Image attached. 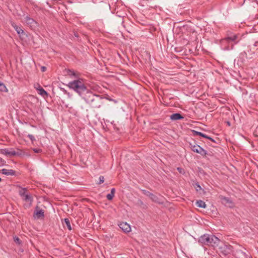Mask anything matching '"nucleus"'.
<instances>
[{"mask_svg": "<svg viewBox=\"0 0 258 258\" xmlns=\"http://www.w3.org/2000/svg\"><path fill=\"white\" fill-rule=\"evenodd\" d=\"M254 46H258V41L255 42V43H254Z\"/></svg>", "mask_w": 258, "mask_h": 258, "instance_id": "nucleus-33", "label": "nucleus"}, {"mask_svg": "<svg viewBox=\"0 0 258 258\" xmlns=\"http://www.w3.org/2000/svg\"><path fill=\"white\" fill-rule=\"evenodd\" d=\"M184 117L180 113H176L172 114L170 116V119L172 120H176L183 119Z\"/></svg>", "mask_w": 258, "mask_h": 258, "instance_id": "nucleus-10", "label": "nucleus"}, {"mask_svg": "<svg viewBox=\"0 0 258 258\" xmlns=\"http://www.w3.org/2000/svg\"><path fill=\"white\" fill-rule=\"evenodd\" d=\"M118 226L125 233H128L131 231L130 225L126 222H120Z\"/></svg>", "mask_w": 258, "mask_h": 258, "instance_id": "nucleus-7", "label": "nucleus"}, {"mask_svg": "<svg viewBox=\"0 0 258 258\" xmlns=\"http://www.w3.org/2000/svg\"><path fill=\"white\" fill-rule=\"evenodd\" d=\"M142 191L144 195H145L146 196L149 197H150L151 196V194H152V193L149 192V191H147L145 189H142Z\"/></svg>", "mask_w": 258, "mask_h": 258, "instance_id": "nucleus-24", "label": "nucleus"}, {"mask_svg": "<svg viewBox=\"0 0 258 258\" xmlns=\"http://www.w3.org/2000/svg\"><path fill=\"white\" fill-rule=\"evenodd\" d=\"M2 180V178H0V182Z\"/></svg>", "mask_w": 258, "mask_h": 258, "instance_id": "nucleus-35", "label": "nucleus"}, {"mask_svg": "<svg viewBox=\"0 0 258 258\" xmlns=\"http://www.w3.org/2000/svg\"><path fill=\"white\" fill-rule=\"evenodd\" d=\"M83 98L92 107L99 108L102 104L103 98L100 95L93 94L90 91H87Z\"/></svg>", "mask_w": 258, "mask_h": 258, "instance_id": "nucleus-1", "label": "nucleus"}, {"mask_svg": "<svg viewBox=\"0 0 258 258\" xmlns=\"http://www.w3.org/2000/svg\"><path fill=\"white\" fill-rule=\"evenodd\" d=\"M1 172L6 175H15L16 171L12 169H7L3 168L1 170Z\"/></svg>", "mask_w": 258, "mask_h": 258, "instance_id": "nucleus-9", "label": "nucleus"}, {"mask_svg": "<svg viewBox=\"0 0 258 258\" xmlns=\"http://www.w3.org/2000/svg\"><path fill=\"white\" fill-rule=\"evenodd\" d=\"M19 195L25 202L31 204L33 201V198L31 195L28 193L26 188H22L19 190Z\"/></svg>", "mask_w": 258, "mask_h": 258, "instance_id": "nucleus-5", "label": "nucleus"}, {"mask_svg": "<svg viewBox=\"0 0 258 258\" xmlns=\"http://www.w3.org/2000/svg\"><path fill=\"white\" fill-rule=\"evenodd\" d=\"M114 195L110 193L107 195L106 198L108 200H112L113 198L114 197Z\"/></svg>", "mask_w": 258, "mask_h": 258, "instance_id": "nucleus-25", "label": "nucleus"}, {"mask_svg": "<svg viewBox=\"0 0 258 258\" xmlns=\"http://www.w3.org/2000/svg\"><path fill=\"white\" fill-rule=\"evenodd\" d=\"M2 153L4 154H5V155H15L16 154V153L15 152H10L7 149H5V150H3V151H2Z\"/></svg>", "mask_w": 258, "mask_h": 258, "instance_id": "nucleus-21", "label": "nucleus"}, {"mask_svg": "<svg viewBox=\"0 0 258 258\" xmlns=\"http://www.w3.org/2000/svg\"><path fill=\"white\" fill-rule=\"evenodd\" d=\"M237 36L236 35H232L231 36H228L226 38L225 40L227 41H235L237 39Z\"/></svg>", "mask_w": 258, "mask_h": 258, "instance_id": "nucleus-17", "label": "nucleus"}, {"mask_svg": "<svg viewBox=\"0 0 258 258\" xmlns=\"http://www.w3.org/2000/svg\"><path fill=\"white\" fill-rule=\"evenodd\" d=\"M14 241L16 243H17L18 245H20L21 244V240L20 239V238L18 237L15 236L14 237Z\"/></svg>", "mask_w": 258, "mask_h": 258, "instance_id": "nucleus-23", "label": "nucleus"}, {"mask_svg": "<svg viewBox=\"0 0 258 258\" xmlns=\"http://www.w3.org/2000/svg\"><path fill=\"white\" fill-rule=\"evenodd\" d=\"M227 125H229V126H230V122H229V121H227Z\"/></svg>", "mask_w": 258, "mask_h": 258, "instance_id": "nucleus-34", "label": "nucleus"}, {"mask_svg": "<svg viewBox=\"0 0 258 258\" xmlns=\"http://www.w3.org/2000/svg\"><path fill=\"white\" fill-rule=\"evenodd\" d=\"M64 223L66 224V226H67V228H68V229L69 230H71L72 228H71L70 220H69V219L66 218V219H64Z\"/></svg>", "mask_w": 258, "mask_h": 258, "instance_id": "nucleus-22", "label": "nucleus"}, {"mask_svg": "<svg viewBox=\"0 0 258 258\" xmlns=\"http://www.w3.org/2000/svg\"><path fill=\"white\" fill-rule=\"evenodd\" d=\"M190 147L192 151L199 153L202 156H205L207 154V151L198 145L190 144Z\"/></svg>", "mask_w": 258, "mask_h": 258, "instance_id": "nucleus-6", "label": "nucleus"}, {"mask_svg": "<svg viewBox=\"0 0 258 258\" xmlns=\"http://www.w3.org/2000/svg\"><path fill=\"white\" fill-rule=\"evenodd\" d=\"M199 242L203 244L216 246L218 245L220 240L215 235L206 234L199 238Z\"/></svg>", "mask_w": 258, "mask_h": 258, "instance_id": "nucleus-3", "label": "nucleus"}, {"mask_svg": "<svg viewBox=\"0 0 258 258\" xmlns=\"http://www.w3.org/2000/svg\"><path fill=\"white\" fill-rule=\"evenodd\" d=\"M221 200L222 203L226 206L230 208L233 206V204L229 198L226 197H222Z\"/></svg>", "mask_w": 258, "mask_h": 258, "instance_id": "nucleus-8", "label": "nucleus"}, {"mask_svg": "<svg viewBox=\"0 0 258 258\" xmlns=\"http://www.w3.org/2000/svg\"><path fill=\"white\" fill-rule=\"evenodd\" d=\"M196 205L199 208H205L206 207V204L202 200L197 201L196 202Z\"/></svg>", "mask_w": 258, "mask_h": 258, "instance_id": "nucleus-14", "label": "nucleus"}, {"mask_svg": "<svg viewBox=\"0 0 258 258\" xmlns=\"http://www.w3.org/2000/svg\"><path fill=\"white\" fill-rule=\"evenodd\" d=\"M115 191V188H112V189H111V192H110V193L114 195Z\"/></svg>", "mask_w": 258, "mask_h": 258, "instance_id": "nucleus-30", "label": "nucleus"}, {"mask_svg": "<svg viewBox=\"0 0 258 258\" xmlns=\"http://www.w3.org/2000/svg\"><path fill=\"white\" fill-rule=\"evenodd\" d=\"M25 22L27 23V24L30 25V26H32L33 25V24L34 23H36L35 21L33 19L30 18V17L27 16L25 18Z\"/></svg>", "mask_w": 258, "mask_h": 258, "instance_id": "nucleus-11", "label": "nucleus"}, {"mask_svg": "<svg viewBox=\"0 0 258 258\" xmlns=\"http://www.w3.org/2000/svg\"><path fill=\"white\" fill-rule=\"evenodd\" d=\"M218 249L219 252L224 256L232 254L233 252V247L226 243H222L219 245Z\"/></svg>", "mask_w": 258, "mask_h": 258, "instance_id": "nucleus-4", "label": "nucleus"}, {"mask_svg": "<svg viewBox=\"0 0 258 258\" xmlns=\"http://www.w3.org/2000/svg\"><path fill=\"white\" fill-rule=\"evenodd\" d=\"M195 134L196 135H199L200 136H201L203 138H206V139H208L209 140H210L211 141H212V142H214L215 141L212 139L211 138V137L208 136L207 135L201 133V132H197V131H195Z\"/></svg>", "mask_w": 258, "mask_h": 258, "instance_id": "nucleus-13", "label": "nucleus"}, {"mask_svg": "<svg viewBox=\"0 0 258 258\" xmlns=\"http://www.w3.org/2000/svg\"><path fill=\"white\" fill-rule=\"evenodd\" d=\"M38 90L39 91V94L41 96L44 97L47 95V92L41 87H39V88H38Z\"/></svg>", "mask_w": 258, "mask_h": 258, "instance_id": "nucleus-16", "label": "nucleus"}, {"mask_svg": "<svg viewBox=\"0 0 258 258\" xmlns=\"http://www.w3.org/2000/svg\"><path fill=\"white\" fill-rule=\"evenodd\" d=\"M12 25L15 29V30L17 31L18 34H21L24 33L23 30L20 27L17 26L16 24L13 23L12 24Z\"/></svg>", "mask_w": 258, "mask_h": 258, "instance_id": "nucleus-12", "label": "nucleus"}, {"mask_svg": "<svg viewBox=\"0 0 258 258\" xmlns=\"http://www.w3.org/2000/svg\"><path fill=\"white\" fill-rule=\"evenodd\" d=\"M42 72H45L46 70V68L45 67H42L41 68Z\"/></svg>", "mask_w": 258, "mask_h": 258, "instance_id": "nucleus-31", "label": "nucleus"}, {"mask_svg": "<svg viewBox=\"0 0 258 258\" xmlns=\"http://www.w3.org/2000/svg\"><path fill=\"white\" fill-rule=\"evenodd\" d=\"M28 137L30 139V140L32 142H34L35 140V139L34 137L32 135L29 134L28 135Z\"/></svg>", "mask_w": 258, "mask_h": 258, "instance_id": "nucleus-27", "label": "nucleus"}, {"mask_svg": "<svg viewBox=\"0 0 258 258\" xmlns=\"http://www.w3.org/2000/svg\"><path fill=\"white\" fill-rule=\"evenodd\" d=\"M99 181L98 182V184H101L104 182V178L103 176H100L99 177Z\"/></svg>", "mask_w": 258, "mask_h": 258, "instance_id": "nucleus-26", "label": "nucleus"}, {"mask_svg": "<svg viewBox=\"0 0 258 258\" xmlns=\"http://www.w3.org/2000/svg\"><path fill=\"white\" fill-rule=\"evenodd\" d=\"M196 186H197V187H196V190H197V191H198L199 190L201 189V188H201V186H200L199 184L197 183V184H196Z\"/></svg>", "mask_w": 258, "mask_h": 258, "instance_id": "nucleus-28", "label": "nucleus"}, {"mask_svg": "<svg viewBox=\"0 0 258 258\" xmlns=\"http://www.w3.org/2000/svg\"><path fill=\"white\" fill-rule=\"evenodd\" d=\"M33 150L35 153H39L41 151L40 149H34Z\"/></svg>", "mask_w": 258, "mask_h": 258, "instance_id": "nucleus-29", "label": "nucleus"}, {"mask_svg": "<svg viewBox=\"0 0 258 258\" xmlns=\"http://www.w3.org/2000/svg\"><path fill=\"white\" fill-rule=\"evenodd\" d=\"M0 91L5 92H7L8 91V90L5 85L1 82H0Z\"/></svg>", "mask_w": 258, "mask_h": 258, "instance_id": "nucleus-18", "label": "nucleus"}, {"mask_svg": "<svg viewBox=\"0 0 258 258\" xmlns=\"http://www.w3.org/2000/svg\"><path fill=\"white\" fill-rule=\"evenodd\" d=\"M177 170H178L180 173H182L183 169H182L181 168H180V167H178V168H177Z\"/></svg>", "mask_w": 258, "mask_h": 258, "instance_id": "nucleus-32", "label": "nucleus"}, {"mask_svg": "<svg viewBox=\"0 0 258 258\" xmlns=\"http://www.w3.org/2000/svg\"><path fill=\"white\" fill-rule=\"evenodd\" d=\"M36 217L38 218L44 217V211L42 210H40L36 213Z\"/></svg>", "mask_w": 258, "mask_h": 258, "instance_id": "nucleus-19", "label": "nucleus"}, {"mask_svg": "<svg viewBox=\"0 0 258 258\" xmlns=\"http://www.w3.org/2000/svg\"><path fill=\"white\" fill-rule=\"evenodd\" d=\"M150 198L151 199V200L154 202L160 203V199L156 195L152 194L151 196L150 197Z\"/></svg>", "mask_w": 258, "mask_h": 258, "instance_id": "nucleus-15", "label": "nucleus"}, {"mask_svg": "<svg viewBox=\"0 0 258 258\" xmlns=\"http://www.w3.org/2000/svg\"><path fill=\"white\" fill-rule=\"evenodd\" d=\"M67 74L70 77H74L75 78L78 77V76L76 75V73L74 71L68 70L67 71Z\"/></svg>", "mask_w": 258, "mask_h": 258, "instance_id": "nucleus-20", "label": "nucleus"}, {"mask_svg": "<svg viewBox=\"0 0 258 258\" xmlns=\"http://www.w3.org/2000/svg\"><path fill=\"white\" fill-rule=\"evenodd\" d=\"M68 87L74 90L80 96H84L87 93V91H89L82 81L80 79L69 82Z\"/></svg>", "mask_w": 258, "mask_h": 258, "instance_id": "nucleus-2", "label": "nucleus"}]
</instances>
